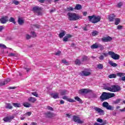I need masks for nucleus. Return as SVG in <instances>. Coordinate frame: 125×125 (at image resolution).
Here are the masks:
<instances>
[{"mask_svg": "<svg viewBox=\"0 0 125 125\" xmlns=\"http://www.w3.org/2000/svg\"><path fill=\"white\" fill-rule=\"evenodd\" d=\"M75 64L76 65H81V61L79 59H77L75 61Z\"/></svg>", "mask_w": 125, "mask_h": 125, "instance_id": "39", "label": "nucleus"}, {"mask_svg": "<svg viewBox=\"0 0 125 125\" xmlns=\"http://www.w3.org/2000/svg\"><path fill=\"white\" fill-rule=\"evenodd\" d=\"M65 35H66V31L64 30H62V32L60 33L59 37L61 39H62V38H63L64 36H65Z\"/></svg>", "mask_w": 125, "mask_h": 125, "instance_id": "21", "label": "nucleus"}, {"mask_svg": "<svg viewBox=\"0 0 125 125\" xmlns=\"http://www.w3.org/2000/svg\"><path fill=\"white\" fill-rule=\"evenodd\" d=\"M32 10L37 15H42V12H41L42 11V8L36 6L33 8Z\"/></svg>", "mask_w": 125, "mask_h": 125, "instance_id": "7", "label": "nucleus"}, {"mask_svg": "<svg viewBox=\"0 0 125 125\" xmlns=\"http://www.w3.org/2000/svg\"><path fill=\"white\" fill-rule=\"evenodd\" d=\"M90 72L86 71H82L81 76H84L85 77L87 76H90Z\"/></svg>", "mask_w": 125, "mask_h": 125, "instance_id": "16", "label": "nucleus"}, {"mask_svg": "<svg viewBox=\"0 0 125 125\" xmlns=\"http://www.w3.org/2000/svg\"><path fill=\"white\" fill-rule=\"evenodd\" d=\"M88 19H89V21L93 24H95V23H98V22L101 20V18H100L99 16L95 15L88 16Z\"/></svg>", "mask_w": 125, "mask_h": 125, "instance_id": "4", "label": "nucleus"}, {"mask_svg": "<svg viewBox=\"0 0 125 125\" xmlns=\"http://www.w3.org/2000/svg\"><path fill=\"white\" fill-rule=\"evenodd\" d=\"M31 94H32V95H34V96H35V97H39V94L37 93V92H32Z\"/></svg>", "mask_w": 125, "mask_h": 125, "instance_id": "42", "label": "nucleus"}, {"mask_svg": "<svg viewBox=\"0 0 125 125\" xmlns=\"http://www.w3.org/2000/svg\"><path fill=\"white\" fill-rule=\"evenodd\" d=\"M31 35H32L33 37H37L36 33L34 31L31 32Z\"/></svg>", "mask_w": 125, "mask_h": 125, "instance_id": "55", "label": "nucleus"}, {"mask_svg": "<svg viewBox=\"0 0 125 125\" xmlns=\"http://www.w3.org/2000/svg\"><path fill=\"white\" fill-rule=\"evenodd\" d=\"M122 28H123V26L121 25H118L117 26V29H118V30H120V29H122Z\"/></svg>", "mask_w": 125, "mask_h": 125, "instance_id": "59", "label": "nucleus"}, {"mask_svg": "<svg viewBox=\"0 0 125 125\" xmlns=\"http://www.w3.org/2000/svg\"><path fill=\"white\" fill-rule=\"evenodd\" d=\"M5 108L6 109H9V110H12L13 107L11 104H6L5 106Z\"/></svg>", "mask_w": 125, "mask_h": 125, "instance_id": "24", "label": "nucleus"}, {"mask_svg": "<svg viewBox=\"0 0 125 125\" xmlns=\"http://www.w3.org/2000/svg\"><path fill=\"white\" fill-rule=\"evenodd\" d=\"M120 112H125V107L123 109H120Z\"/></svg>", "mask_w": 125, "mask_h": 125, "instance_id": "62", "label": "nucleus"}, {"mask_svg": "<svg viewBox=\"0 0 125 125\" xmlns=\"http://www.w3.org/2000/svg\"><path fill=\"white\" fill-rule=\"evenodd\" d=\"M73 120L75 123H77V124H80L81 125H82V124H83V121H82L81 119H80V117L76 116H73Z\"/></svg>", "mask_w": 125, "mask_h": 125, "instance_id": "9", "label": "nucleus"}, {"mask_svg": "<svg viewBox=\"0 0 125 125\" xmlns=\"http://www.w3.org/2000/svg\"><path fill=\"white\" fill-rule=\"evenodd\" d=\"M94 125H105L104 124H100L96 122V123H95Z\"/></svg>", "mask_w": 125, "mask_h": 125, "instance_id": "57", "label": "nucleus"}, {"mask_svg": "<svg viewBox=\"0 0 125 125\" xmlns=\"http://www.w3.org/2000/svg\"><path fill=\"white\" fill-rule=\"evenodd\" d=\"M97 67L100 70H102L103 69V64H99L97 65Z\"/></svg>", "mask_w": 125, "mask_h": 125, "instance_id": "40", "label": "nucleus"}, {"mask_svg": "<svg viewBox=\"0 0 125 125\" xmlns=\"http://www.w3.org/2000/svg\"><path fill=\"white\" fill-rule=\"evenodd\" d=\"M121 100H122L121 99H118L116 100L113 101V104H119V103L121 102Z\"/></svg>", "mask_w": 125, "mask_h": 125, "instance_id": "32", "label": "nucleus"}, {"mask_svg": "<svg viewBox=\"0 0 125 125\" xmlns=\"http://www.w3.org/2000/svg\"><path fill=\"white\" fill-rule=\"evenodd\" d=\"M99 59H100V60H104V56L103 55H101L99 58Z\"/></svg>", "mask_w": 125, "mask_h": 125, "instance_id": "51", "label": "nucleus"}, {"mask_svg": "<svg viewBox=\"0 0 125 125\" xmlns=\"http://www.w3.org/2000/svg\"><path fill=\"white\" fill-rule=\"evenodd\" d=\"M51 96L54 99H57V98H59V94L58 93L52 94Z\"/></svg>", "mask_w": 125, "mask_h": 125, "instance_id": "25", "label": "nucleus"}, {"mask_svg": "<svg viewBox=\"0 0 125 125\" xmlns=\"http://www.w3.org/2000/svg\"><path fill=\"white\" fill-rule=\"evenodd\" d=\"M32 113L30 112H26L24 115H27V116H31Z\"/></svg>", "mask_w": 125, "mask_h": 125, "instance_id": "56", "label": "nucleus"}, {"mask_svg": "<svg viewBox=\"0 0 125 125\" xmlns=\"http://www.w3.org/2000/svg\"><path fill=\"white\" fill-rule=\"evenodd\" d=\"M60 103H61V104H64V103H65V102H64V101H63V100H61L60 101Z\"/></svg>", "mask_w": 125, "mask_h": 125, "instance_id": "64", "label": "nucleus"}, {"mask_svg": "<svg viewBox=\"0 0 125 125\" xmlns=\"http://www.w3.org/2000/svg\"><path fill=\"white\" fill-rule=\"evenodd\" d=\"M26 118V115L24 114L21 117V120H23Z\"/></svg>", "mask_w": 125, "mask_h": 125, "instance_id": "53", "label": "nucleus"}, {"mask_svg": "<svg viewBox=\"0 0 125 125\" xmlns=\"http://www.w3.org/2000/svg\"><path fill=\"white\" fill-rule=\"evenodd\" d=\"M13 3H14L16 5H18V4H19L20 2H19V1L13 0Z\"/></svg>", "mask_w": 125, "mask_h": 125, "instance_id": "43", "label": "nucleus"}, {"mask_svg": "<svg viewBox=\"0 0 125 125\" xmlns=\"http://www.w3.org/2000/svg\"><path fill=\"white\" fill-rule=\"evenodd\" d=\"M47 109L48 110H50V111H53V108H52V107L49 106V105L47 106Z\"/></svg>", "mask_w": 125, "mask_h": 125, "instance_id": "45", "label": "nucleus"}, {"mask_svg": "<svg viewBox=\"0 0 125 125\" xmlns=\"http://www.w3.org/2000/svg\"><path fill=\"white\" fill-rule=\"evenodd\" d=\"M90 48H91V49H97V48H100V50H103V49H104V47L103 46V45L100 43H95L90 46Z\"/></svg>", "mask_w": 125, "mask_h": 125, "instance_id": "5", "label": "nucleus"}, {"mask_svg": "<svg viewBox=\"0 0 125 125\" xmlns=\"http://www.w3.org/2000/svg\"><path fill=\"white\" fill-rule=\"evenodd\" d=\"M70 38H72V35L69 34H67L66 36L63 38V42H68V39H70Z\"/></svg>", "mask_w": 125, "mask_h": 125, "instance_id": "17", "label": "nucleus"}, {"mask_svg": "<svg viewBox=\"0 0 125 125\" xmlns=\"http://www.w3.org/2000/svg\"><path fill=\"white\" fill-rule=\"evenodd\" d=\"M115 17H116V16L112 14L109 15L108 19L110 22H113V21H114V19H115Z\"/></svg>", "mask_w": 125, "mask_h": 125, "instance_id": "18", "label": "nucleus"}, {"mask_svg": "<svg viewBox=\"0 0 125 125\" xmlns=\"http://www.w3.org/2000/svg\"><path fill=\"white\" fill-rule=\"evenodd\" d=\"M104 89L108 90V91H110L111 92H118V91L121 90V87L119 85H112L111 87L104 86Z\"/></svg>", "mask_w": 125, "mask_h": 125, "instance_id": "2", "label": "nucleus"}, {"mask_svg": "<svg viewBox=\"0 0 125 125\" xmlns=\"http://www.w3.org/2000/svg\"><path fill=\"white\" fill-rule=\"evenodd\" d=\"M9 22H12L13 23V24H16L15 22V19H14L13 18L11 17L9 20Z\"/></svg>", "mask_w": 125, "mask_h": 125, "instance_id": "35", "label": "nucleus"}, {"mask_svg": "<svg viewBox=\"0 0 125 125\" xmlns=\"http://www.w3.org/2000/svg\"><path fill=\"white\" fill-rule=\"evenodd\" d=\"M74 9H76V10H80V9H82V5L79 4H76Z\"/></svg>", "mask_w": 125, "mask_h": 125, "instance_id": "27", "label": "nucleus"}, {"mask_svg": "<svg viewBox=\"0 0 125 125\" xmlns=\"http://www.w3.org/2000/svg\"><path fill=\"white\" fill-rule=\"evenodd\" d=\"M89 92H91V90L88 89H82L79 90V93L80 94H86V93H88Z\"/></svg>", "mask_w": 125, "mask_h": 125, "instance_id": "14", "label": "nucleus"}, {"mask_svg": "<svg viewBox=\"0 0 125 125\" xmlns=\"http://www.w3.org/2000/svg\"><path fill=\"white\" fill-rule=\"evenodd\" d=\"M14 119V116H7L3 118V121L5 122L6 123H10L12 120Z\"/></svg>", "mask_w": 125, "mask_h": 125, "instance_id": "12", "label": "nucleus"}, {"mask_svg": "<svg viewBox=\"0 0 125 125\" xmlns=\"http://www.w3.org/2000/svg\"><path fill=\"white\" fill-rule=\"evenodd\" d=\"M86 60H87V56H83L82 57V62H84V61H86Z\"/></svg>", "mask_w": 125, "mask_h": 125, "instance_id": "36", "label": "nucleus"}, {"mask_svg": "<svg viewBox=\"0 0 125 125\" xmlns=\"http://www.w3.org/2000/svg\"><path fill=\"white\" fill-rule=\"evenodd\" d=\"M71 47H75V46H76V44H75V43H72L71 44Z\"/></svg>", "mask_w": 125, "mask_h": 125, "instance_id": "61", "label": "nucleus"}, {"mask_svg": "<svg viewBox=\"0 0 125 125\" xmlns=\"http://www.w3.org/2000/svg\"><path fill=\"white\" fill-rule=\"evenodd\" d=\"M67 16L69 21H77L78 19L82 18V16H80L75 13L69 12L67 14Z\"/></svg>", "mask_w": 125, "mask_h": 125, "instance_id": "3", "label": "nucleus"}, {"mask_svg": "<svg viewBox=\"0 0 125 125\" xmlns=\"http://www.w3.org/2000/svg\"><path fill=\"white\" fill-rule=\"evenodd\" d=\"M94 110H95L96 112H97V113H99L102 116H103V115L105 114L104 110L99 107H94Z\"/></svg>", "mask_w": 125, "mask_h": 125, "instance_id": "10", "label": "nucleus"}, {"mask_svg": "<svg viewBox=\"0 0 125 125\" xmlns=\"http://www.w3.org/2000/svg\"><path fill=\"white\" fill-rule=\"evenodd\" d=\"M120 22H121V19H120L119 18L115 19V25H119V24H120Z\"/></svg>", "mask_w": 125, "mask_h": 125, "instance_id": "30", "label": "nucleus"}, {"mask_svg": "<svg viewBox=\"0 0 125 125\" xmlns=\"http://www.w3.org/2000/svg\"><path fill=\"white\" fill-rule=\"evenodd\" d=\"M121 80H122V81H123V82H125V76L122 77L121 78Z\"/></svg>", "mask_w": 125, "mask_h": 125, "instance_id": "63", "label": "nucleus"}, {"mask_svg": "<svg viewBox=\"0 0 125 125\" xmlns=\"http://www.w3.org/2000/svg\"><path fill=\"white\" fill-rule=\"evenodd\" d=\"M28 101H29V102H32V103H35V102L37 101V99H36L35 98L31 97L28 99Z\"/></svg>", "mask_w": 125, "mask_h": 125, "instance_id": "23", "label": "nucleus"}, {"mask_svg": "<svg viewBox=\"0 0 125 125\" xmlns=\"http://www.w3.org/2000/svg\"><path fill=\"white\" fill-rule=\"evenodd\" d=\"M108 55H110V57L114 60H119L120 59V56L113 51H109Z\"/></svg>", "mask_w": 125, "mask_h": 125, "instance_id": "6", "label": "nucleus"}, {"mask_svg": "<svg viewBox=\"0 0 125 125\" xmlns=\"http://www.w3.org/2000/svg\"><path fill=\"white\" fill-rule=\"evenodd\" d=\"M67 101H68V102H71V103L76 102V101L74 100H73L72 99H69V98H68V99L67 100Z\"/></svg>", "mask_w": 125, "mask_h": 125, "instance_id": "48", "label": "nucleus"}, {"mask_svg": "<svg viewBox=\"0 0 125 125\" xmlns=\"http://www.w3.org/2000/svg\"><path fill=\"white\" fill-rule=\"evenodd\" d=\"M68 93H69V92H68V91H67L66 90H60L61 95H66V94H68Z\"/></svg>", "mask_w": 125, "mask_h": 125, "instance_id": "22", "label": "nucleus"}, {"mask_svg": "<svg viewBox=\"0 0 125 125\" xmlns=\"http://www.w3.org/2000/svg\"><path fill=\"white\" fill-rule=\"evenodd\" d=\"M115 93L103 92L100 97V98L101 101L103 102L104 100H107V99H109V98H112V97H115Z\"/></svg>", "mask_w": 125, "mask_h": 125, "instance_id": "1", "label": "nucleus"}, {"mask_svg": "<svg viewBox=\"0 0 125 125\" xmlns=\"http://www.w3.org/2000/svg\"><path fill=\"white\" fill-rule=\"evenodd\" d=\"M13 105L14 107L19 108L21 107V104L17 103H13Z\"/></svg>", "mask_w": 125, "mask_h": 125, "instance_id": "29", "label": "nucleus"}, {"mask_svg": "<svg viewBox=\"0 0 125 125\" xmlns=\"http://www.w3.org/2000/svg\"><path fill=\"white\" fill-rule=\"evenodd\" d=\"M103 55L105 57H107L108 56V55L109 54L108 53H103Z\"/></svg>", "mask_w": 125, "mask_h": 125, "instance_id": "58", "label": "nucleus"}, {"mask_svg": "<svg viewBox=\"0 0 125 125\" xmlns=\"http://www.w3.org/2000/svg\"><path fill=\"white\" fill-rule=\"evenodd\" d=\"M108 64H109L110 66H112V67H117V66H118V64H117V63H114V62L112 61H109Z\"/></svg>", "mask_w": 125, "mask_h": 125, "instance_id": "20", "label": "nucleus"}, {"mask_svg": "<svg viewBox=\"0 0 125 125\" xmlns=\"http://www.w3.org/2000/svg\"><path fill=\"white\" fill-rule=\"evenodd\" d=\"M123 5V2H120L117 4L118 7H121Z\"/></svg>", "mask_w": 125, "mask_h": 125, "instance_id": "52", "label": "nucleus"}, {"mask_svg": "<svg viewBox=\"0 0 125 125\" xmlns=\"http://www.w3.org/2000/svg\"><path fill=\"white\" fill-rule=\"evenodd\" d=\"M67 11H73L74 10V8L69 6L66 8Z\"/></svg>", "mask_w": 125, "mask_h": 125, "instance_id": "37", "label": "nucleus"}, {"mask_svg": "<svg viewBox=\"0 0 125 125\" xmlns=\"http://www.w3.org/2000/svg\"><path fill=\"white\" fill-rule=\"evenodd\" d=\"M92 35L93 37H95V36L98 35V32L97 31H94L92 32Z\"/></svg>", "mask_w": 125, "mask_h": 125, "instance_id": "34", "label": "nucleus"}, {"mask_svg": "<svg viewBox=\"0 0 125 125\" xmlns=\"http://www.w3.org/2000/svg\"><path fill=\"white\" fill-rule=\"evenodd\" d=\"M97 122H98V123H103V120L100 119V118H98L97 119Z\"/></svg>", "mask_w": 125, "mask_h": 125, "instance_id": "44", "label": "nucleus"}, {"mask_svg": "<svg viewBox=\"0 0 125 125\" xmlns=\"http://www.w3.org/2000/svg\"><path fill=\"white\" fill-rule=\"evenodd\" d=\"M62 63H63V64H65V65H69V62L66 61V60H62Z\"/></svg>", "mask_w": 125, "mask_h": 125, "instance_id": "41", "label": "nucleus"}, {"mask_svg": "<svg viewBox=\"0 0 125 125\" xmlns=\"http://www.w3.org/2000/svg\"><path fill=\"white\" fill-rule=\"evenodd\" d=\"M74 99L76 100V101H78L79 103H83V101L79 97H75Z\"/></svg>", "mask_w": 125, "mask_h": 125, "instance_id": "31", "label": "nucleus"}, {"mask_svg": "<svg viewBox=\"0 0 125 125\" xmlns=\"http://www.w3.org/2000/svg\"><path fill=\"white\" fill-rule=\"evenodd\" d=\"M112 40H113V38L110 36L103 37L101 39V41L103 42H111Z\"/></svg>", "mask_w": 125, "mask_h": 125, "instance_id": "11", "label": "nucleus"}, {"mask_svg": "<svg viewBox=\"0 0 125 125\" xmlns=\"http://www.w3.org/2000/svg\"><path fill=\"white\" fill-rule=\"evenodd\" d=\"M102 105L103 107H104V108H106L107 110H113V109H114V107L111 106L110 105H109V103H108V102H104Z\"/></svg>", "mask_w": 125, "mask_h": 125, "instance_id": "8", "label": "nucleus"}, {"mask_svg": "<svg viewBox=\"0 0 125 125\" xmlns=\"http://www.w3.org/2000/svg\"><path fill=\"white\" fill-rule=\"evenodd\" d=\"M61 54V51H58L56 53H55V55H57L58 56H59Z\"/></svg>", "mask_w": 125, "mask_h": 125, "instance_id": "49", "label": "nucleus"}, {"mask_svg": "<svg viewBox=\"0 0 125 125\" xmlns=\"http://www.w3.org/2000/svg\"><path fill=\"white\" fill-rule=\"evenodd\" d=\"M46 115L48 118H52V117L55 116V114L50 112H47Z\"/></svg>", "mask_w": 125, "mask_h": 125, "instance_id": "19", "label": "nucleus"}, {"mask_svg": "<svg viewBox=\"0 0 125 125\" xmlns=\"http://www.w3.org/2000/svg\"><path fill=\"white\" fill-rule=\"evenodd\" d=\"M0 22L1 23V24H5L7 22H8V17L7 16H4L2 17L0 19Z\"/></svg>", "mask_w": 125, "mask_h": 125, "instance_id": "13", "label": "nucleus"}, {"mask_svg": "<svg viewBox=\"0 0 125 125\" xmlns=\"http://www.w3.org/2000/svg\"><path fill=\"white\" fill-rule=\"evenodd\" d=\"M125 73H117V76H118V77H124V76H125Z\"/></svg>", "mask_w": 125, "mask_h": 125, "instance_id": "38", "label": "nucleus"}, {"mask_svg": "<svg viewBox=\"0 0 125 125\" xmlns=\"http://www.w3.org/2000/svg\"><path fill=\"white\" fill-rule=\"evenodd\" d=\"M9 56L13 57L15 56V54L12 53H10L9 54Z\"/></svg>", "mask_w": 125, "mask_h": 125, "instance_id": "54", "label": "nucleus"}, {"mask_svg": "<svg viewBox=\"0 0 125 125\" xmlns=\"http://www.w3.org/2000/svg\"><path fill=\"white\" fill-rule=\"evenodd\" d=\"M31 35H29V34H26V40H30V39H31Z\"/></svg>", "mask_w": 125, "mask_h": 125, "instance_id": "46", "label": "nucleus"}, {"mask_svg": "<svg viewBox=\"0 0 125 125\" xmlns=\"http://www.w3.org/2000/svg\"><path fill=\"white\" fill-rule=\"evenodd\" d=\"M4 27L2 26H0V32H1L3 30Z\"/></svg>", "mask_w": 125, "mask_h": 125, "instance_id": "60", "label": "nucleus"}, {"mask_svg": "<svg viewBox=\"0 0 125 125\" xmlns=\"http://www.w3.org/2000/svg\"><path fill=\"white\" fill-rule=\"evenodd\" d=\"M0 47H2V48H6V46L2 43H0Z\"/></svg>", "mask_w": 125, "mask_h": 125, "instance_id": "47", "label": "nucleus"}, {"mask_svg": "<svg viewBox=\"0 0 125 125\" xmlns=\"http://www.w3.org/2000/svg\"><path fill=\"white\" fill-rule=\"evenodd\" d=\"M11 80L10 78H7L4 81H0V86H2V85H5L7 83L10 82Z\"/></svg>", "mask_w": 125, "mask_h": 125, "instance_id": "15", "label": "nucleus"}, {"mask_svg": "<svg viewBox=\"0 0 125 125\" xmlns=\"http://www.w3.org/2000/svg\"><path fill=\"white\" fill-rule=\"evenodd\" d=\"M68 99L69 98L67 96H64L63 97H62V99H64V100H66V101H68Z\"/></svg>", "mask_w": 125, "mask_h": 125, "instance_id": "50", "label": "nucleus"}, {"mask_svg": "<svg viewBox=\"0 0 125 125\" xmlns=\"http://www.w3.org/2000/svg\"><path fill=\"white\" fill-rule=\"evenodd\" d=\"M18 23H19V25H22V24H23V23H24V21L23 20H22V19L19 18L18 19Z\"/></svg>", "mask_w": 125, "mask_h": 125, "instance_id": "33", "label": "nucleus"}, {"mask_svg": "<svg viewBox=\"0 0 125 125\" xmlns=\"http://www.w3.org/2000/svg\"><path fill=\"white\" fill-rule=\"evenodd\" d=\"M23 105L24 107H26V108H29L30 107H32V105L28 102H25L23 103Z\"/></svg>", "mask_w": 125, "mask_h": 125, "instance_id": "26", "label": "nucleus"}, {"mask_svg": "<svg viewBox=\"0 0 125 125\" xmlns=\"http://www.w3.org/2000/svg\"><path fill=\"white\" fill-rule=\"evenodd\" d=\"M117 77V75L115 74H111L109 75H108V78H109V79H116V78Z\"/></svg>", "mask_w": 125, "mask_h": 125, "instance_id": "28", "label": "nucleus"}]
</instances>
